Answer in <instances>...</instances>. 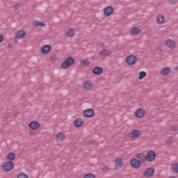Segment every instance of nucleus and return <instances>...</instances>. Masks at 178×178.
Listing matches in <instances>:
<instances>
[{"label":"nucleus","instance_id":"aec40b11","mask_svg":"<svg viewBox=\"0 0 178 178\" xmlns=\"http://www.w3.org/2000/svg\"><path fill=\"white\" fill-rule=\"evenodd\" d=\"M83 87L86 90H91L92 88V87H94V85L92 83L91 81H88L84 82Z\"/></svg>","mask_w":178,"mask_h":178},{"label":"nucleus","instance_id":"4468645a","mask_svg":"<svg viewBox=\"0 0 178 178\" xmlns=\"http://www.w3.org/2000/svg\"><path fill=\"white\" fill-rule=\"evenodd\" d=\"M136 157L138 159H139L138 161H140V163H145V162L147 161V160L145 159V156L144 155L143 153L137 154Z\"/></svg>","mask_w":178,"mask_h":178},{"label":"nucleus","instance_id":"6e6552de","mask_svg":"<svg viewBox=\"0 0 178 178\" xmlns=\"http://www.w3.org/2000/svg\"><path fill=\"white\" fill-rule=\"evenodd\" d=\"M135 116L136 118H138L139 119H140L141 118H144V116H145V109L138 108L135 112Z\"/></svg>","mask_w":178,"mask_h":178},{"label":"nucleus","instance_id":"393cba45","mask_svg":"<svg viewBox=\"0 0 178 178\" xmlns=\"http://www.w3.org/2000/svg\"><path fill=\"white\" fill-rule=\"evenodd\" d=\"M67 37H73L74 35V30L73 29H70L66 33Z\"/></svg>","mask_w":178,"mask_h":178},{"label":"nucleus","instance_id":"0eeeda50","mask_svg":"<svg viewBox=\"0 0 178 178\" xmlns=\"http://www.w3.org/2000/svg\"><path fill=\"white\" fill-rule=\"evenodd\" d=\"M40 122H38V121H31L29 124V127L31 129V130H37L38 129H40Z\"/></svg>","mask_w":178,"mask_h":178},{"label":"nucleus","instance_id":"f8f14e48","mask_svg":"<svg viewBox=\"0 0 178 178\" xmlns=\"http://www.w3.org/2000/svg\"><path fill=\"white\" fill-rule=\"evenodd\" d=\"M51 49H52V46H51L50 44H45L41 47L40 51L42 52V54H49V52L51 51Z\"/></svg>","mask_w":178,"mask_h":178},{"label":"nucleus","instance_id":"20e7f679","mask_svg":"<svg viewBox=\"0 0 178 178\" xmlns=\"http://www.w3.org/2000/svg\"><path fill=\"white\" fill-rule=\"evenodd\" d=\"M136 62H137V56L134 55H130L126 58V63H127L129 66L136 65Z\"/></svg>","mask_w":178,"mask_h":178},{"label":"nucleus","instance_id":"f3484780","mask_svg":"<svg viewBox=\"0 0 178 178\" xmlns=\"http://www.w3.org/2000/svg\"><path fill=\"white\" fill-rule=\"evenodd\" d=\"M141 33V30L138 27H133L131 31V35H138Z\"/></svg>","mask_w":178,"mask_h":178},{"label":"nucleus","instance_id":"2eb2a0df","mask_svg":"<svg viewBox=\"0 0 178 178\" xmlns=\"http://www.w3.org/2000/svg\"><path fill=\"white\" fill-rule=\"evenodd\" d=\"M165 45H167L168 48L173 49H175V47H176V42L172 40H168L165 41Z\"/></svg>","mask_w":178,"mask_h":178},{"label":"nucleus","instance_id":"37998d69","mask_svg":"<svg viewBox=\"0 0 178 178\" xmlns=\"http://www.w3.org/2000/svg\"><path fill=\"white\" fill-rule=\"evenodd\" d=\"M175 70H178V66L175 67Z\"/></svg>","mask_w":178,"mask_h":178},{"label":"nucleus","instance_id":"a211bd4d","mask_svg":"<svg viewBox=\"0 0 178 178\" xmlns=\"http://www.w3.org/2000/svg\"><path fill=\"white\" fill-rule=\"evenodd\" d=\"M6 158L8 162H12L13 161H15V159H16V154H15V153L13 152L8 153Z\"/></svg>","mask_w":178,"mask_h":178},{"label":"nucleus","instance_id":"4be33fe9","mask_svg":"<svg viewBox=\"0 0 178 178\" xmlns=\"http://www.w3.org/2000/svg\"><path fill=\"white\" fill-rule=\"evenodd\" d=\"M140 134V131L137 129H134L131 131V138H137V137H139Z\"/></svg>","mask_w":178,"mask_h":178},{"label":"nucleus","instance_id":"ddd939ff","mask_svg":"<svg viewBox=\"0 0 178 178\" xmlns=\"http://www.w3.org/2000/svg\"><path fill=\"white\" fill-rule=\"evenodd\" d=\"M15 37L18 40H22L24 37H26V31L24 30L17 31Z\"/></svg>","mask_w":178,"mask_h":178},{"label":"nucleus","instance_id":"79ce46f5","mask_svg":"<svg viewBox=\"0 0 178 178\" xmlns=\"http://www.w3.org/2000/svg\"><path fill=\"white\" fill-rule=\"evenodd\" d=\"M103 170H104V172H106V170H108V168H104Z\"/></svg>","mask_w":178,"mask_h":178},{"label":"nucleus","instance_id":"423d86ee","mask_svg":"<svg viewBox=\"0 0 178 178\" xmlns=\"http://www.w3.org/2000/svg\"><path fill=\"white\" fill-rule=\"evenodd\" d=\"M155 173V169L154 168H149L145 169L143 172L144 177H152Z\"/></svg>","mask_w":178,"mask_h":178},{"label":"nucleus","instance_id":"f257e3e1","mask_svg":"<svg viewBox=\"0 0 178 178\" xmlns=\"http://www.w3.org/2000/svg\"><path fill=\"white\" fill-rule=\"evenodd\" d=\"M74 64V58L70 56V57H67L61 63V67L62 69H67V67H70V66H73Z\"/></svg>","mask_w":178,"mask_h":178},{"label":"nucleus","instance_id":"dca6fc26","mask_svg":"<svg viewBox=\"0 0 178 178\" xmlns=\"http://www.w3.org/2000/svg\"><path fill=\"white\" fill-rule=\"evenodd\" d=\"M84 124V120L81 118H78L74 122V126L75 127H81Z\"/></svg>","mask_w":178,"mask_h":178},{"label":"nucleus","instance_id":"9b49d317","mask_svg":"<svg viewBox=\"0 0 178 178\" xmlns=\"http://www.w3.org/2000/svg\"><path fill=\"white\" fill-rule=\"evenodd\" d=\"M92 74H95V76H99L104 73V69L101 67H95L92 70Z\"/></svg>","mask_w":178,"mask_h":178},{"label":"nucleus","instance_id":"a18cd8bd","mask_svg":"<svg viewBox=\"0 0 178 178\" xmlns=\"http://www.w3.org/2000/svg\"><path fill=\"white\" fill-rule=\"evenodd\" d=\"M136 1H138V0H136Z\"/></svg>","mask_w":178,"mask_h":178},{"label":"nucleus","instance_id":"cd10ccee","mask_svg":"<svg viewBox=\"0 0 178 178\" xmlns=\"http://www.w3.org/2000/svg\"><path fill=\"white\" fill-rule=\"evenodd\" d=\"M81 65L83 66V67L89 66L90 65V61H88V60H87V59L82 60L81 61Z\"/></svg>","mask_w":178,"mask_h":178},{"label":"nucleus","instance_id":"f03ea898","mask_svg":"<svg viewBox=\"0 0 178 178\" xmlns=\"http://www.w3.org/2000/svg\"><path fill=\"white\" fill-rule=\"evenodd\" d=\"M155 158H156V153L154 150L149 151L145 156L147 162H154V161H155Z\"/></svg>","mask_w":178,"mask_h":178},{"label":"nucleus","instance_id":"72a5a7b5","mask_svg":"<svg viewBox=\"0 0 178 178\" xmlns=\"http://www.w3.org/2000/svg\"><path fill=\"white\" fill-rule=\"evenodd\" d=\"M178 0H168V3L170 5H175V3H177Z\"/></svg>","mask_w":178,"mask_h":178},{"label":"nucleus","instance_id":"9d476101","mask_svg":"<svg viewBox=\"0 0 178 178\" xmlns=\"http://www.w3.org/2000/svg\"><path fill=\"white\" fill-rule=\"evenodd\" d=\"M95 114V112L92 108H88L83 111V116H85V118H92Z\"/></svg>","mask_w":178,"mask_h":178},{"label":"nucleus","instance_id":"bb28decb","mask_svg":"<svg viewBox=\"0 0 178 178\" xmlns=\"http://www.w3.org/2000/svg\"><path fill=\"white\" fill-rule=\"evenodd\" d=\"M33 26L34 27H44V26H45V24L42 22H40V21H35L33 23Z\"/></svg>","mask_w":178,"mask_h":178},{"label":"nucleus","instance_id":"c03bdc74","mask_svg":"<svg viewBox=\"0 0 178 178\" xmlns=\"http://www.w3.org/2000/svg\"><path fill=\"white\" fill-rule=\"evenodd\" d=\"M10 45H11V44H8V47H10Z\"/></svg>","mask_w":178,"mask_h":178},{"label":"nucleus","instance_id":"a878e982","mask_svg":"<svg viewBox=\"0 0 178 178\" xmlns=\"http://www.w3.org/2000/svg\"><path fill=\"white\" fill-rule=\"evenodd\" d=\"M100 55L102 56H109V55H111V52L108 51V49H104L100 51Z\"/></svg>","mask_w":178,"mask_h":178},{"label":"nucleus","instance_id":"c85d7f7f","mask_svg":"<svg viewBox=\"0 0 178 178\" xmlns=\"http://www.w3.org/2000/svg\"><path fill=\"white\" fill-rule=\"evenodd\" d=\"M171 170H172L173 173H178V164H173L171 166Z\"/></svg>","mask_w":178,"mask_h":178},{"label":"nucleus","instance_id":"412c9836","mask_svg":"<svg viewBox=\"0 0 178 178\" xmlns=\"http://www.w3.org/2000/svg\"><path fill=\"white\" fill-rule=\"evenodd\" d=\"M160 73L162 76H168L170 73V68L169 67H164Z\"/></svg>","mask_w":178,"mask_h":178},{"label":"nucleus","instance_id":"2f4dec72","mask_svg":"<svg viewBox=\"0 0 178 178\" xmlns=\"http://www.w3.org/2000/svg\"><path fill=\"white\" fill-rule=\"evenodd\" d=\"M173 143H175V141L172 138H168L167 140H165V143L168 144V145L173 144Z\"/></svg>","mask_w":178,"mask_h":178},{"label":"nucleus","instance_id":"c756f323","mask_svg":"<svg viewBox=\"0 0 178 178\" xmlns=\"http://www.w3.org/2000/svg\"><path fill=\"white\" fill-rule=\"evenodd\" d=\"M144 77H147V72L144 71H141L140 72H139V76H138L139 80H143Z\"/></svg>","mask_w":178,"mask_h":178},{"label":"nucleus","instance_id":"7ed1b4c3","mask_svg":"<svg viewBox=\"0 0 178 178\" xmlns=\"http://www.w3.org/2000/svg\"><path fill=\"white\" fill-rule=\"evenodd\" d=\"M15 168V163L13 161H7L1 166V169L5 172H10Z\"/></svg>","mask_w":178,"mask_h":178},{"label":"nucleus","instance_id":"473e14b6","mask_svg":"<svg viewBox=\"0 0 178 178\" xmlns=\"http://www.w3.org/2000/svg\"><path fill=\"white\" fill-rule=\"evenodd\" d=\"M83 178H95V175L92 173H88L84 175Z\"/></svg>","mask_w":178,"mask_h":178},{"label":"nucleus","instance_id":"58836bf2","mask_svg":"<svg viewBox=\"0 0 178 178\" xmlns=\"http://www.w3.org/2000/svg\"><path fill=\"white\" fill-rule=\"evenodd\" d=\"M19 115V113H16L15 114L13 115V118H17Z\"/></svg>","mask_w":178,"mask_h":178},{"label":"nucleus","instance_id":"f704fd0d","mask_svg":"<svg viewBox=\"0 0 178 178\" xmlns=\"http://www.w3.org/2000/svg\"><path fill=\"white\" fill-rule=\"evenodd\" d=\"M171 130H172V131H177L178 128L176 126H173V127H171Z\"/></svg>","mask_w":178,"mask_h":178},{"label":"nucleus","instance_id":"39448f33","mask_svg":"<svg viewBox=\"0 0 178 178\" xmlns=\"http://www.w3.org/2000/svg\"><path fill=\"white\" fill-rule=\"evenodd\" d=\"M130 165L134 169H139V168H141V161L137 159H132L130 161Z\"/></svg>","mask_w":178,"mask_h":178},{"label":"nucleus","instance_id":"5701e85b","mask_svg":"<svg viewBox=\"0 0 178 178\" xmlns=\"http://www.w3.org/2000/svg\"><path fill=\"white\" fill-rule=\"evenodd\" d=\"M115 166H118V168H122L123 166V160L122 159H117L115 161Z\"/></svg>","mask_w":178,"mask_h":178},{"label":"nucleus","instance_id":"6ab92c4d","mask_svg":"<svg viewBox=\"0 0 178 178\" xmlns=\"http://www.w3.org/2000/svg\"><path fill=\"white\" fill-rule=\"evenodd\" d=\"M156 22L158 24H162L165 22V16L162 14H159L156 17Z\"/></svg>","mask_w":178,"mask_h":178},{"label":"nucleus","instance_id":"b1692460","mask_svg":"<svg viewBox=\"0 0 178 178\" xmlns=\"http://www.w3.org/2000/svg\"><path fill=\"white\" fill-rule=\"evenodd\" d=\"M56 138L57 140H58V141H63V140H65V138H66V136L62 133H58L56 134Z\"/></svg>","mask_w":178,"mask_h":178},{"label":"nucleus","instance_id":"e433bc0d","mask_svg":"<svg viewBox=\"0 0 178 178\" xmlns=\"http://www.w3.org/2000/svg\"><path fill=\"white\" fill-rule=\"evenodd\" d=\"M3 41V35L0 34V44Z\"/></svg>","mask_w":178,"mask_h":178},{"label":"nucleus","instance_id":"4c0bfd02","mask_svg":"<svg viewBox=\"0 0 178 178\" xmlns=\"http://www.w3.org/2000/svg\"><path fill=\"white\" fill-rule=\"evenodd\" d=\"M89 144H90V145H94V144H95V140H90V143H89Z\"/></svg>","mask_w":178,"mask_h":178},{"label":"nucleus","instance_id":"ea45409f","mask_svg":"<svg viewBox=\"0 0 178 178\" xmlns=\"http://www.w3.org/2000/svg\"><path fill=\"white\" fill-rule=\"evenodd\" d=\"M29 134H31V136H34V131H30Z\"/></svg>","mask_w":178,"mask_h":178},{"label":"nucleus","instance_id":"1a4fd4ad","mask_svg":"<svg viewBox=\"0 0 178 178\" xmlns=\"http://www.w3.org/2000/svg\"><path fill=\"white\" fill-rule=\"evenodd\" d=\"M113 13V7L112 6H107L104 10V15L106 17H108V16H111Z\"/></svg>","mask_w":178,"mask_h":178},{"label":"nucleus","instance_id":"a19ab883","mask_svg":"<svg viewBox=\"0 0 178 178\" xmlns=\"http://www.w3.org/2000/svg\"><path fill=\"white\" fill-rule=\"evenodd\" d=\"M99 47H104V43H102V42L99 43Z\"/></svg>","mask_w":178,"mask_h":178},{"label":"nucleus","instance_id":"7c9ffc66","mask_svg":"<svg viewBox=\"0 0 178 178\" xmlns=\"http://www.w3.org/2000/svg\"><path fill=\"white\" fill-rule=\"evenodd\" d=\"M17 178H29V175L26 173L21 172L17 175Z\"/></svg>","mask_w":178,"mask_h":178},{"label":"nucleus","instance_id":"c9c22d12","mask_svg":"<svg viewBox=\"0 0 178 178\" xmlns=\"http://www.w3.org/2000/svg\"><path fill=\"white\" fill-rule=\"evenodd\" d=\"M13 8L15 9V10H17V9H19V8H20V6H19V4H15L13 6Z\"/></svg>","mask_w":178,"mask_h":178}]
</instances>
